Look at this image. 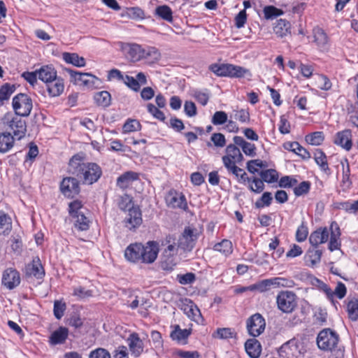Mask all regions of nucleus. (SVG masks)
Wrapping results in <instances>:
<instances>
[{
	"label": "nucleus",
	"instance_id": "1",
	"mask_svg": "<svg viewBox=\"0 0 358 358\" xmlns=\"http://www.w3.org/2000/svg\"><path fill=\"white\" fill-rule=\"evenodd\" d=\"M159 251V244L156 241H148L145 245L135 243L127 247L124 257L130 262L152 264L157 259Z\"/></svg>",
	"mask_w": 358,
	"mask_h": 358
},
{
	"label": "nucleus",
	"instance_id": "2",
	"mask_svg": "<svg viewBox=\"0 0 358 358\" xmlns=\"http://www.w3.org/2000/svg\"><path fill=\"white\" fill-rule=\"evenodd\" d=\"M209 69L215 75L222 77L242 78L250 74L248 69L230 64H213Z\"/></svg>",
	"mask_w": 358,
	"mask_h": 358
},
{
	"label": "nucleus",
	"instance_id": "3",
	"mask_svg": "<svg viewBox=\"0 0 358 358\" xmlns=\"http://www.w3.org/2000/svg\"><path fill=\"white\" fill-rule=\"evenodd\" d=\"M306 352L302 341L292 338L284 343L279 349V355L283 358H300Z\"/></svg>",
	"mask_w": 358,
	"mask_h": 358
},
{
	"label": "nucleus",
	"instance_id": "4",
	"mask_svg": "<svg viewBox=\"0 0 358 358\" xmlns=\"http://www.w3.org/2000/svg\"><path fill=\"white\" fill-rule=\"evenodd\" d=\"M162 245L165 247L162 253L163 259L162 266L164 268H171L175 264L173 257L177 255L178 250V244H176V238L171 236H168L162 241Z\"/></svg>",
	"mask_w": 358,
	"mask_h": 358
},
{
	"label": "nucleus",
	"instance_id": "5",
	"mask_svg": "<svg viewBox=\"0 0 358 358\" xmlns=\"http://www.w3.org/2000/svg\"><path fill=\"white\" fill-rule=\"evenodd\" d=\"M3 123L8 129L13 131L14 136L17 139L23 138L26 133V123L15 114L6 113L3 118Z\"/></svg>",
	"mask_w": 358,
	"mask_h": 358
},
{
	"label": "nucleus",
	"instance_id": "6",
	"mask_svg": "<svg viewBox=\"0 0 358 358\" xmlns=\"http://www.w3.org/2000/svg\"><path fill=\"white\" fill-rule=\"evenodd\" d=\"M116 45L128 61L137 62L142 60L143 47L141 45L134 43L119 41L116 43Z\"/></svg>",
	"mask_w": 358,
	"mask_h": 358
},
{
	"label": "nucleus",
	"instance_id": "7",
	"mask_svg": "<svg viewBox=\"0 0 358 358\" xmlns=\"http://www.w3.org/2000/svg\"><path fill=\"white\" fill-rule=\"evenodd\" d=\"M338 335L329 329L321 331L317 338V344L320 349L331 351L338 345Z\"/></svg>",
	"mask_w": 358,
	"mask_h": 358
},
{
	"label": "nucleus",
	"instance_id": "8",
	"mask_svg": "<svg viewBox=\"0 0 358 358\" xmlns=\"http://www.w3.org/2000/svg\"><path fill=\"white\" fill-rule=\"evenodd\" d=\"M278 308L283 313H290L296 307V295L291 291L280 292L276 298Z\"/></svg>",
	"mask_w": 358,
	"mask_h": 358
},
{
	"label": "nucleus",
	"instance_id": "9",
	"mask_svg": "<svg viewBox=\"0 0 358 358\" xmlns=\"http://www.w3.org/2000/svg\"><path fill=\"white\" fill-rule=\"evenodd\" d=\"M12 104L15 115L21 117L28 116L32 109V101L25 94H19L15 96Z\"/></svg>",
	"mask_w": 358,
	"mask_h": 358
},
{
	"label": "nucleus",
	"instance_id": "10",
	"mask_svg": "<svg viewBox=\"0 0 358 358\" xmlns=\"http://www.w3.org/2000/svg\"><path fill=\"white\" fill-rule=\"evenodd\" d=\"M199 236L198 229L191 227H185L178 241V247L185 251H191L195 246Z\"/></svg>",
	"mask_w": 358,
	"mask_h": 358
},
{
	"label": "nucleus",
	"instance_id": "11",
	"mask_svg": "<svg viewBox=\"0 0 358 358\" xmlns=\"http://www.w3.org/2000/svg\"><path fill=\"white\" fill-rule=\"evenodd\" d=\"M66 71L71 76V82L79 86L91 88L98 81V78L90 73H80L71 69H66Z\"/></svg>",
	"mask_w": 358,
	"mask_h": 358
},
{
	"label": "nucleus",
	"instance_id": "12",
	"mask_svg": "<svg viewBox=\"0 0 358 358\" xmlns=\"http://www.w3.org/2000/svg\"><path fill=\"white\" fill-rule=\"evenodd\" d=\"M102 171L100 166L95 163H87L78 177L82 178L85 184H93L101 177Z\"/></svg>",
	"mask_w": 358,
	"mask_h": 358
},
{
	"label": "nucleus",
	"instance_id": "13",
	"mask_svg": "<svg viewBox=\"0 0 358 358\" xmlns=\"http://www.w3.org/2000/svg\"><path fill=\"white\" fill-rule=\"evenodd\" d=\"M265 327V320L259 313L252 315L247 321L248 333L254 337L259 336L264 331Z\"/></svg>",
	"mask_w": 358,
	"mask_h": 358
},
{
	"label": "nucleus",
	"instance_id": "14",
	"mask_svg": "<svg viewBox=\"0 0 358 358\" xmlns=\"http://www.w3.org/2000/svg\"><path fill=\"white\" fill-rule=\"evenodd\" d=\"M167 206L172 208H180L186 210L188 208L185 195L176 190H170L166 196Z\"/></svg>",
	"mask_w": 358,
	"mask_h": 358
},
{
	"label": "nucleus",
	"instance_id": "15",
	"mask_svg": "<svg viewBox=\"0 0 358 358\" xmlns=\"http://www.w3.org/2000/svg\"><path fill=\"white\" fill-rule=\"evenodd\" d=\"M319 289L327 296V298L334 303V296L339 299L345 297L347 293L345 285L343 282H338L334 290H332L329 285L324 282H321L319 285Z\"/></svg>",
	"mask_w": 358,
	"mask_h": 358
},
{
	"label": "nucleus",
	"instance_id": "16",
	"mask_svg": "<svg viewBox=\"0 0 358 358\" xmlns=\"http://www.w3.org/2000/svg\"><path fill=\"white\" fill-rule=\"evenodd\" d=\"M319 289L327 296V298L334 303V296L339 299L345 297L347 293L345 285L343 282H338L334 290H332L329 285L324 282H321L319 285Z\"/></svg>",
	"mask_w": 358,
	"mask_h": 358
},
{
	"label": "nucleus",
	"instance_id": "17",
	"mask_svg": "<svg viewBox=\"0 0 358 358\" xmlns=\"http://www.w3.org/2000/svg\"><path fill=\"white\" fill-rule=\"evenodd\" d=\"M60 189L66 196L73 197L80 191L78 181L74 178H65L61 182Z\"/></svg>",
	"mask_w": 358,
	"mask_h": 358
},
{
	"label": "nucleus",
	"instance_id": "18",
	"mask_svg": "<svg viewBox=\"0 0 358 358\" xmlns=\"http://www.w3.org/2000/svg\"><path fill=\"white\" fill-rule=\"evenodd\" d=\"M20 283V273L13 268H7L2 276V284L8 289H13Z\"/></svg>",
	"mask_w": 358,
	"mask_h": 358
},
{
	"label": "nucleus",
	"instance_id": "19",
	"mask_svg": "<svg viewBox=\"0 0 358 358\" xmlns=\"http://www.w3.org/2000/svg\"><path fill=\"white\" fill-rule=\"evenodd\" d=\"M352 132L350 129H345L336 134L334 143L343 149L349 151L352 146Z\"/></svg>",
	"mask_w": 358,
	"mask_h": 358
},
{
	"label": "nucleus",
	"instance_id": "20",
	"mask_svg": "<svg viewBox=\"0 0 358 358\" xmlns=\"http://www.w3.org/2000/svg\"><path fill=\"white\" fill-rule=\"evenodd\" d=\"M123 82L129 88L138 92L141 88V85L147 84V78L144 73L139 72L136 75V78L128 75L124 76Z\"/></svg>",
	"mask_w": 358,
	"mask_h": 358
},
{
	"label": "nucleus",
	"instance_id": "21",
	"mask_svg": "<svg viewBox=\"0 0 358 358\" xmlns=\"http://www.w3.org/2000/svg\"><path fill=\"white\" fill-rule=\"evenodd\" d=\"M69 329L65 327H59L53 331L49 336L48 343L50 345L64 344L69 336Z\"/></svg>",
	"mask_w": 358,
	"mask_h": 358
},
{
	"label": "nucleus",
	"instance_id": "22",
	"mask_svg": "<svg viewBox=\"0 0 358 358\" xmlns=\"http://www.w3.org/2000/svg\"><path fill=\"white\" fill-rule=\"evenodd\" d=\"M273 30L276 37L286 38L291 36V24L285 19L278 20L273 24Z\"/></svg>",
	"mask_w": 358,
	"mask_h": 358
},
{
	"label": "nucleus",
	"instance_id": "23",
	"mask_svg": "<svg viewBox=\"0 0 358 358\" xmlns=\"http://www.w3.org/2000/svg\"><path fill=\"white\" fill-rule=\"evenodd\" d=\"M127 344L131 355L134 357H139L143 351V341L136 333L130 334L127 338Z\"/></svg>",
	"mask_w": 358,
	"mask_h": 358
},
{
	"label": "nucleus",
	"instance_id": "24",
	"mask_svg": "<svg viewBox=\"0 0 358 358\" xmlns=\"http://www.w3.org/2000/svg\"><path fill=\"white\" fill-rule=\"evenodd\" d=\"M331 237L329 243V249L331 251L339 250L341 247V230L336 222H331L330 225Z\"/></svg>",
	"mask_w": 358,
	"mask_h": 358
},
{
	"label": "nucleus",
	"instance_id": "25",
	"mask_svg": "<svg viewBox=\"0 0 358 358\" xmlns=\"http://www.w3.org/2000/svg\"><path fill=\"white\" fill-rule=\"evenodd\" d=\"M127 226L130 229H134L142 223L141 212L138 208L132 207L129 209L126 217Z\"/></svg>",
	"mask_w": 358,
	"mask_h": 358
},
{
	"label": "nucleus",
	"instance_id": "26",
	"mask_svg": "<svg viewBox=\"0 0 358 358\" xmlns=\"http://www.w3.org/2000/svg\"><path fill=\"white\" fill-rule=\"evenodd\" d=\"M329 231L326 227L319 229L310 234L309 241L313 247H317L320 244L326 243L329 239Z\"/></svg>",
	"mask_w": 358,
	"mask_h": 358
},
{
	"label": "nucleus",
	"instance_id": "27",
	"mask_svg": "<svg viewBox=\"0 0 358 358\" xmlns=\"http://www.w3.org/2000/svg\"><path fill=\"white\" fill-rule=\"evenodd\" d=\"M38 78L45 83H48L54 80L57 76V71L52 66H43L37 70Z\"/></svg>",
	"mask_w": 358,
	"mask_h": 358
},
{
	"label": "nucleus",
	"instance_id": "28",
	"mask_svg": "<svg viewBox=\"0 0 358 358\" xmlns=\"http://www.w3.org/2000/svg\"><path fill=\"white\" fill-rule=\"evenodd\" d=\"M47 90L50 96H59L64 90V80L57 76L52 81L47 83Z\"/></svg>",
	"mask_w": 358,
	"mask_h": 358
},
{
	"label": "nucleus",
	"instance_id": "29",
	"mask_svg": "<svg viewBox=\"0 0 358 358\" xmlns=\"http://www.w3.org/2000/svg\"><path fill=\"white\" fill-rule=\"evenodd\" d=\"M138 179V174L134 171H127L120 176L117 179V185L121 189H126L132 182Z\"/></svg>",
	"mask_w": 358,
	"mask_h": 358
},
{
	"label": "nucleus",
	"instance_id": "30",
	"mask_svg": "<svg viewBox=\"0 0 358 358\" xmlns=\"http://www.w3.org/2000/svg\"><path fill=\"white\" fill-rule=\"evenodd\" d=\"M86 164L80 155H76L69 161V171L78 177Z\"/></svg>",
	"mask_w": 358,
	"mask_h": 358
},
{
	"label": "nucleus",
	"instance_id": "31",
	"mask_svg": "<svg viewBox=\"0 0 358 358\" xmlns=\"http://www.w3.org/2000/svg\"><path fill=\"white\" fill-rule=\"evenodd\" d=\"M245 351L251 358H258L260 356L262 347L259 342L255 338H251L245 344Z\"/></svg>",
	"mask_w": 358,
	"mask_h": 358
},
{
	"label": "nucleus",
	"instance_id": "32",
	"mask_svg": "<svg viewBox=\"0 0 358 358\" xmlns=\"http://www.w3.org/2000/svg\"><path fill=\"white\" fill-rule=\"evenodd\" d=\"M283 148L285 150L292 151L299 155L304 159L310 158V154L309 152L303 148L298 142H286L283 144Z\"/></svg>",
	"mask_w": 358,
	"mask_h": 358
},
{
	"label": "nucleus",
	"instance_id": "33",
	"mask_svg": "<svg viewBox=\"0 0 358 358\" xmlns=\"http://www.w3.org/2000/svg\"><path fill=\"white\" fill-rule=\"evenodd\" d=\"M315 42L318 48L322 50L328 48V37L327 34L321 28L317 27L313 29Z\"/></svg>",
	"mask_w": 358,
	"mask_h": 358
},
{
	"label": "nucleus",
	"instance_id": "34",
	"mask_svg": "<svg viewBox=\"0 0 358 358\" xmlns=\"http://www.w3.org/2000/svg\"><path fill=\"white\" fill-rule=\"evenodd\" d=\"M14 145V137L8 132L0 134V152H8Z\"/></svg>",
	"mask_w": 358,
	"mask_h": 358
},
{
	"label": "nucleus",
	"instance_id": "35",
	"mask_svg": "<svg viewBox=\"0 0 358 358\" xmlns=\"http://www.w3.org/2000/svg\"><path fill=\"white\" fill-rule=\"evenodd\" d=\"M142 59H148L151 62H158L161 59L159 50L152 46H147L142 48Z\"/></svg>",
	"mask_w": 358,
	"mask_h": 358
},
{
	"label": "nucleus",
	"instance_id": "36",
	"mask_svg": "<svg viewBox=\"0 0 358 358\" xmlns=\"http://www.w3.org/2000/svg\"><path fill=\"white\" fill-rule=\"evenodd\" d=\"M28 273L38 279H41L44 276V269L39 258L36 257L33 259L31 264L28 267Z\"/></svg>",
	"mask_w": 358,
	"mask_h": 358
},
{
	"label": "nucleus",
	"instance_id": "37",
	"mask_svg": "<svg viewBox=\"0 0 358 358\" xmlns=\"http://www.w3.org/2000/svg\"><path fill=\"white\" fill-rule=\"evenodd\" d=\"M154 14L168 22L173 21V11L167 5L159 6L155 8Z\"/></svg>",
	"mask_w": 358,
	"mask_h": 358
},
{
	"label": "nucleus",
	"instance_id": "38",
	"mask_svg": "<svg viewBox=\"0 0 358 358\" xmlns=\"http://www.w3.org/2000/svg\"><path fill=\"white\" fill-rule=\"evenodd\" d=\"M62 58L66 63L73 64V66L78 67L85 66V59L76 53L64 52L62 54Z\"/></svg>",
	"mask_w": 358,
	"mask_h": 358
},
{
	"label": "nucleus",
	"instance_id": "39",
	"mask_svg": "<svg viewBox=\"0 0 358 358\" xmlns=\"http://www.w3.org/2000/svg\"><path fill=\"white\" fill-rule=\"evenodd\" d=\"M213 250L225 257L229 256L233 252V245L231 241L224 239L221 242L216 243L213 246Z\"/></svg>",
	"mask_w": 358,
	"mask_h": 358
},
{
	"label": "nucleus",
	"instance_id": "40",
	"mask_svg": "<svg viewBox=\"0 0 358 358\" xmlns=\"http://www.w3.org/2000/svg\"><path fill=\"white\" fill-rule=\"evenodd\" d=\"M321 257L322 251L317 249V247H313L308 250L305 259L309 266H313L320 262Z\"/></svg>",
	"mask_w": 358,
	"mask_h": 358
},
{
	"label": "nucleus",
	"instance_id": "41",
	"mask_svg": "<svg viewBox=\"0 0 358 358\" xmlns=\"http://www.w3.org/2000/svg\"><path fill=\"white\" fill-rule=\"evenodd\" d=\"M346 310L351 320H358V299H348Z\"/></svg>",
	"mask_w": 358,
	"mask_h": 358
},
{
	"label": "nucleus",
	"instance_id": "42",
	"mask_svg": "<svg viewBox=\"0 0 358 358\" xmlns=\"http://www.w3.org/2000/svg\"><path fill=\"white\" fill-rule=\"evenodd\" d=\"M184 311L188 317L196 322L199 321L201 317L199 309L192 303L186 305L184 308Z\"/></svg>",
	"mask_w": 358,
	"mask_h": 358
},
{
	"label": "nucleus",
	"instance_id": "43",
	"mask_svg": "<svg viewBox=\"0 0 358 358\" xmlns=\"http://www.w3.org/2000/svg\"><path fill=\"white\" fill-rule=\"evenodd\" d=\"M190 335V331L188 329H182L178 325L176 326L175 329L171 333V338L173 341L182 342L186 340Z\"/></svg>",
	"mask_w": 358,
	"mask_h": 358
},
{
	"label": "nucleus",
	"instance_id": "44",
	"mask_svg": "<svg viewBox=\"0 0 358 358\" xmlns=\"http://www.w3.org/2000/svg\"><path fill=\"white\" fill-rule=\"evenodd\" d=\"M226 157H229L231 159L236 162H241L243 159V155L241 154L238 148L235 145L230 144L226 148Z\"/></svg>",
	"mask_w": 358,
	"mask_h": 358
},
{
	"label": "nucleus",
	"instance_id": "45",
	"mask_svg": "<svg viewBox=\"0 0 358 358\" xmlns=\"http://www.w3.org/2000/svg\"><path fill=\"white\" fill-rule=\"evenodd\" d=\"M76 219L75 227L80 231H86L89 229L90 221L87 217H85L83 213L79 214H75L73 216Z\"/></svg>",
	"mask_w": 358,
	"mask_h": 358
},
{
	"label": "nucleus",
	"instance_id": "46",
	"mask_svg": "<svg viewBox=\"0 0 358 358\" xmlns=\"http://www.w3.org/2000/svg\"><path fill=\"white\" fill-rule=\"evenodd\" d=\"M264 16L266 20H273L283 14V11L273 6H266L263 9Z\"/></svg>",
	"mask_w": 358,
	"mask_h": 358
},
{
	"label": "nucleus",
	"instance_id": "47",
	"mask_svg": "<svg viewBox=\"0 0 358 358\" xmlns=\"http://www.w3.org/2000/svg\"><path fill=\"white\" fill-rule=\"evenodd\" d=\"M94 99L98 105L106 107L110 103V94L107 91H101L95 94Z\"/></svg>",
	"mask_w": 358,
	"mask_h": 358
},
{
	"label": "nucleus",
	"instance_id": "48",
	"mask_svg": "<svg viewBox=\"0 0 358 358\" xmlns=\"http://www.w3.org/2000/svg\"><path fill=\"white\" fill-rule=\"evenodd\" d=\"M236 336L235 331L231 328H218L213 334V337L219 339H227Z\"/></svg>",
	"mask_w": 358,
	"mask_h": 358
},
{
	"label": "nucleus",
	"instance_id": "49",
	"mask_svg": "<svg viewBox=\"0 0 358 358\" xmlns=\"http://www.w3.org/2000/svg\"><path fill=\"white\" fill-rule=\"evenodd\" d=\"M324 141V134L322 131H315L306 136V141L312 145H320Z\"/></svg>",
	"mask_w": 358,
	"mask_h": 358
},
{
	"label": "nucleus",
	"instance_id": "50",
	"mask_svg": "<svg viewBox=\"0 0 358 358\" xmlns=\"http://www.w3.org/2000/svg\"><path fill=\"white\" fill-rule=\"evenodd\" d=\"M314 158L316 164L320 166L322 171H327V170H329L327 157L322 150H316V152H315Z\"/></svg>",
	"mask_w": 358,
	"mask_h": 358
},
{
	"label": "nucleus",
	"instance_id": "51",
	"mask_svg": "<svg viewBox=\"0 0 358 358\" xmlns=\"http://www.w3.org/2000/svg\"><path fill=\"white\" fill-rule=\"evenodd\" d=\"M271 286L273 287H293L294 282L292 280L276 277L270 278Z\"/></svg>",
	"mask_w": 358,
	"mask_h": 358
},
{
	"label": "nucleus",
	"instance_id": "52",
	"mask_svg": "<svg viewBox=\"0 0 358 358\" xmlns=\"http://www.w3.org/2000/svg\"><path fill=\"white\" fill-rule=\"evenodd\" d=\"M141 129V123L136 120H128L123 125V133H130L140 131Z\"/></svg>",
	"mask_w": 358,
	"mask_h": 358
},
{
	"label": "nucleus",
	"instance_id": "53",
	"mask_svg": "<svg viewBox=\"0 0 358 358\" xmlns=\"http://www.w3.org/2000/svg\"><path fill=\"white\" fill-rule=\"evenodd\" d=\"M348 114L350 116V121L357 127H358V85H357V101L355 106H351L348 108Z\"/></svg>",
	"mask_w": 358,
	"mask_h": 358
},
{
	"label": "nucleus",
	"instance_id": "54",
	"mask_svg": "<svg viewBox=\"0 0 358 358\" xmlns=\"http://www.w3.org/2000/svg\"><path fill=\"white\" fill-rule=\"evenodd\" d=\"M222 162L228 171L232 173H237L238 171H241V169L236 166V164L241 163L240 162L231 159L229 157L226 156L222 157Z\"/></svg>",
	"mask_w": 358,
	"mask_h": 358
},
{
	"label": "nucleus",
	"instance_id": "55",
	"mask_svg": "<svg viewBox=\"0 0 358 358\" xmlns=\"http://www.w3.org/2000/svg\"><path fill=\"white\" fill-rule=\"evenodd\" d=\"M14 92V87L9 84H5L0 87V103L8 100L11 94Z\"/></svg>",
	"mask_w": 358,
	"mask_h": 358
},
{
	"label": "nucleus",
	"instance_id": "56",
	"mask_svg": "<svg viewBox=\"0 0 358 358\" xmlns=\"http://www.w3.org/2000/svg\"><path fill=\"white\" fill-rule=\"evenodd\" d=\"M248 188L250 191L256 194H259L264 190V184L262 180L254 177L252 178Z\"/></svg>",
	"mask_w": 358,
	"mask_h": 358
},
{
	"label": "nucleus",
	"instance_id": "57",
	"mask_svg": "<svg viewBox=\"0 0 358 358\" xmlns=\"http://www.w3.org/2000/svg\"><path fill=\"white\" fill-rule=\"evenodd\" d=\"M234 117L235 120L239 121L243 124L249 123L250 117V113L247 110L241 109V110H235L233 111Z\"/></svg>",
	"mask_w": 358,
	"mask_h": 358
},
{
	"label": "nucleus",
	"instance_id": "58",
	"mask_svg": "<svg viewBox=\"0 0 358 358\" xmlns=\"http://www.w3.org/2000/svg\"><path fill=\"white\" fill-rule=\"evenodd\" d=\"M228 115L224 111H216L212 117L211 122L214 125H221L227 122Z\"/></svg>",
	"mask_w": 358,
	"mask_h": 358
},
{
	"label": "nucleus",
	"instance_id": "59",
	"mask_svg": "<svg viewBox=\"0 0 358 358\" xmlns=\"http://www.w3.org/2000/svg\"><path fill=\"white\" fill-rule=\"evenodd\" d=\"M260 176L263 181L268 183L273 182L278 179V173L273 169H267L260 173Z\"/></svg>",
	"mask_w": 358,
	"mask_h": 358
},
{
	"label": "nucleus",
	"instance_id": "60",
	"mask_svg": "<svg viewBox=\"0 0 358 358\" xmlns=\"http://www.w3.org/2000/svg\"><path fill=\"white\" fill-rule=\"evenodd\" d=\"M273 200L272 195L270 192H264L261 196L260 199L255 202V206L257 208H262L264 206H268L271 205Z\"/></svg>",
	"mask_w": 358,
	"mask_h": 358
},
{
	"label": "nucleus",
	"instance_id": "61",
	"mask_svg": "<svg viewBox=\"0 0 358 358\" xmlns=\"http://www.w3.org/2000/svg\"><path fill=\"white\" fill-rule=\"evenodd\" d=\"M271 286L270 279L264 280L258 283L252 285L248 287L250 291L257 290L260 292H265Z\"/></svg>",
	"mask_w": 358,
	"mask_h": 358
},
{
	"label": "nucleus",
	"instance_id": "62",
	"mask_svg": "<svg viewBox=\"0 0 358 358\" xmlns=\"http://www.w3.org/2000/svg\"><path fill=\"white\" fill-rule=\"evenodd\" d=\"M193 96L195 99L202 106H206L207 104L210 97L209 93L207 90H196L194 92Z\"/></svg>",
	"mask_w": 358,
	"mask_h": 358
},
{
	"label": "nucleus",
	"instance_id": "63",
	"mask_svg": "<svg viewBox=\"0 0 358 358\" xmlns=\"http://www.w3.org/2000/svg\"><path fill=\"white\" fill-rule=\"evenodd\" d=\"M73 295L79 299H85L92 296V292L82 286L73 287Z\"/></svg>",
	"mask_w": 358,
	"mask_h": 358
},
{
	"label": "nucleus",
	"instance_id": "64",
	"mask_svg": "<svg viewBox=\"0 0 358 358\" xmlns=\"http://www.w3.org/2000/svg\"><path fill=\"white\" fill-rule=\"evenodd\" d=\"M89 358H111V355L106 349L98 348L90 353Z\"/></svg>",
	"mask_w": 358,
	"mask_h": 358
}]
</instances>
